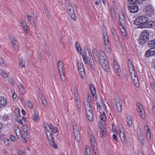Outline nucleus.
Returning a JSON list of instances; mask_svg holds the SVG:
<instances>
[{
	"label": "nucleus",
	"instance_id": "obj_53",
	"mask_svg": "<svg viewBox=\"0 0 155 155\" xmlns=\"http://www.w3.org/2000/svg\"><path fill=\"white\" fill-rule=\"evenodd\" d=\"M128 66L130 71H132L133 70H134L132 63L130 64H128Z\"/></svg>",
	"mask_w": 155,
	"mask_h": 155
},
{
	"label": "nucleus",
	"instance_id": "obj_5",
	"mask_svg": "<svg viewBox=\"0 0 155 155\" xmlns=\"http://www.w3.org/2000/svg\"><path fill=\"white\" fill-rule=\"evenodd\" d=\"M65 4L67 7V11L68 14L74 20H76V17L73 7L68 0H66Z\"/></svg>",
	"mask_w": 155,
	"mask_h": 155
},
{
	"label": "nucleus",
	"instance_id": "obj_36",
	"mask_svg": "<svg viewBox=\"0 0 155 155\" xmlns=\"http://www.w3.org/2000/svg\"><path fill=\"white\" fill-rule=\"evenodd\" d=\"M79 134L80 133L74 134L76 140L78 142H79L81 140V136Z\"/></svg>",
	"mask_w": 155,
	"mask_h": 155
},
{
	"label": "nucleus",
	"instance_id": "obj_3",
	"mask_svg": "<svg viewBox=\"0 0 155 155\" xmlns=\"http://www.w3.org/2000/svg\"><path fill=\"white\" fill-rule=\"evenodd\" d=\"M119 23L120 25V28L122 34L123 36H126L127 35V33L125 28V27L126 25V20L124 16L123 13L121 12L119 14Z\"/></svg>",
	"mask_w": 155,
	"mask_h": 155
},
{
	"label": "nucleus",
	"instance_id": "obj_19",
	"mask_svg": "<svg viewBox=\"0 0 155 155\" xmlns=\"http://www.w3.org/2000/svg\"><path fill=\"white\" fill-rule=\"evenodd\" d=\"M7 103L5 98L3 97H0V106L5 107Z\"/></svg>",
	"mask_w": 155,
	"mask_h": 155
},
{
	"label": "nucleus",
	"instance_id": "obj_18",
	"mask_svg": "<svg viewBox=\"0 0 155 155\" xmlns=\"http://www.w3.org/2000/svg\"><path fill=\"white\" fill-rule=\"evenodd\" d=\"M57 65L59 72L64 71L63 64L61 61H58V62Z\"/></svg>",
	"mask_w": 155,
	"mask_h": 155
},
{
	"label": "nucleus",
	"instance_id": "obj_54",
	"mask_svg": "<svg viewBox=\"0 0 155 155\" xmlns=\"http://www.w3.org/2000/svg\"><path fill=\"white\" fill-rule=\"evenodd\" d=\"M11 140L13 142H15L16 141V139L15 136L13 135H11L10 136Z\"/></svg>",
	"mask_w": 155,
	"mask_h": 155
},
{
	"label": "nucleus",
	"instance_id": "obj_61",
	"mask_svg": "<svg viewBox=\"0 0 155 155\" xmlns=\"http://www.w3.org/2000/svg\"><path fill=\"white\" fill-rule=\"evenodd\" d=\"M84 49L85 51H87L88 53V54L89 55L91 54V53L90 51H89L87 47L85 46L84 47Z\"/></svg>",
	"mask_w": 155,
	"mask_h": 155
},
{
	"label": "nucleus",
	"instance_id": "obj_23",
	"mask_svg": "<svg viewBox=\"0 0 155 155\" xmlns=\"http://www.w3.org/2000/svg\"><path fill=\"white\" fill-rule=\"evenodd\" d=\"M114 69L115 71L116 74L118 75L119 76V78H121V71L120 68L119 66H117L116 67H114Z\"/></svg>",
	"mask_w": 155,
	"mask_h": 155
},
{
	"label": "nucleus",
	"instance_id": "obj_20",
	"mask_svg": "<svg viewBox=\"0 0 155 155\" xmlns=\"http://www.w3.org/2000/svg\"><path fill=\"white\" fill-rule=\"evenodd\" d=\"M106 129L104 127H102L100 128V136L101 137H104L106 135Z\"/></svg>",
	"mask_w": 155,
	"mask_h": 155
},
{
	"label": "nucleus",
	"instance_id": "obj_52",
	"mask_svg": "<svg viewBox=\"0 0 155 155\" xmlns=\"http://www.w3.org/2000/svg\"><path fill=\"white\" fill-rule=\"evenodd\" d=\"M75 100L76 102V104H78L79 103H81L80 101L79 97H75Z\"/></svg>",
	"mask_w": 155,
	"mask_h": 155
},
{
	"label": "nucleus",
	"instance_id": "obj_64",
	"mask_svg": "<svg viewBox=\"0 0 155 155\" xmlns=\"http://www.w3.org/2000/svg\"><path fill=\"white\" fill-rule=\"evenodd\" d=\"M144 129L145 131H147V132H149V131H150L148 126L147 125L144 126Z\"/></svg>",
	"mask_w": 155,
	"mask_h": 155
},
{
	"label": "nucleus",
	"instance_id": "obj_29",
	"mask_svg": "<svg viewBox=\"0 0 155 155\" xmlns=\"http://www.w3.org/2000/svg\"><path fill=\"white\" fill-rule=\"evenodd\" d=\"M85 152V155H91V150L90 147L88 146H86Z\"/></svg>",
	"mask_w": 155,
	"mask_h": 155
},
{
	"label": "nucleus",
	"instance_id": "obj_43",
	"mask_svg": "<svg viewBox=\"0 0 155 155\" xmlns=\"http://www.w3.org/2000/svg\"><path fill=\"white\" fill-rule=\"evenodd\" d=\"M22 137L25 140V143L26 142V141L27 140H26L27 139H28L29 138V136L28 134H26L25 133L22 135Z\"/></svg>",
	"mask_w": 155,
	"mask_h": 155
},
{
	"label": "nucleus",
	"instance_id": "obj_63",
	"mask_svg": "<svg viewBox=\"0 0 155 155\" xmlns=\"http://www.w3.org/2000/svg\"><path fill=\"white\" fill-rule=\"evenodd\" d=\"M150 85L153 90H155V85L154 83L153 82H151L150 83Z\"/></svg>",
	"mask_w": 155,
	"mask_h": 155
},
{
	"label": "nucleus",
	"instance_id": "obj_4",
	"mask_svg": "<svg viewBox=\"0 0 155 155\" xmlns=\"http://www.w3.org/2000/svg\"><path fill=\"white\" fill-rule=\"evenodd\" d=\"M149 32L147 30L143 31L141 33L138 39L139 43L143 45L146 43L149 40Z\"/></svg>",
	"mask_w": 155,
	"mask_h": 155
},
{
	"label": "nucleus",
	"instance_id": "obj_21",
	"mask_svg": "<svg viewBox=\"0 0 155 155\" xmlns=\"http://www.w3.org/2000/svg\"><path fill=\"white\" fill-rule=\"evenodd\" d=\"M10 40L13 47L15 49L17 47L18 45V42L17 41L14 37H11Z\"/></svg>",
	"mask_w": 155,
	"mask_h": 155
},
{
	"label": "nucleus",
	"instance_id": "obj_56",
	"mask_svg": "<svg viewBox=\"0 0 155 155\" xmlns=\"http://www.w3.org/2000/svg\"><path fill=\"white\" fill-rule=\"evenodd\" d=\"M15 113L16 114L17 116H19L20 111L19 110L18 108H16L15 110Z\"/></svg>",
	"mask_w": 155,
	"mask_h": 155
},
{
	"label": "nucleus",
	"instance_id": "obj_37",
	"mask_svg": "<svg viewBox=\"0 0 155 155\" xmlns=\"http://www.w3.org/2000/svg\"><path fill=\"white\" fill-rule=\"evenodd\" d=\"M23 130L26 134H29L30 132L29 129L26 125H23Z\"/></svg>",
	"mask_w": 155,
	"mask_h": 155
},
{
	"label": "nucleus",
	"instance_id": "obj_60",
	"mask_svg": "<svg viewBox=\"0 0 155 155\" xmlns=\"http://www.w3.org/2000/svg\"><path fill=\"white\" fill-rule=\"evenodd\" d=\"M87 58L89 62L91 61V60H93L91 54L90 55L88 54V56L87 57Z\"/></svg>",
	"mask_w": 155,
	"mask_h": 155
},
{
	"label": "nucleus",
	"instance_id": "obj_1",
	"mask_svg": "<svg viewBox=\"0 0 155 155\" xmlns=\"http://www.w3.org/2000/svg\"><path fill=\"white\" fill-rule=\"evenodd\" d=\"M45 127L47 137L49 142V143L53 148H57L58 146L54 140V134L58 132V128L52 124L50 125L48 124H45Z\"/></svg>",
	"mask_w": 155,
	"mask_h": 155
},
{
	"label": "nucleus",
	"instance_id": "obj_28",
	"mask_svg": "<svg viewBox=\"0 0 155 155\" xmlns=\"http://www.w3.org/2000/svg\"><path fill=\"white\" fill-rule=\"evenodd\" d=\"M138 110L140 117L143 119L144 118L145 116L144 110L142 109Z\"/></svg>",
	"mask_w": 155,
	"mask_h": 155
},
{
	"label": "nucleus",
	"instance_id": "obj_9",
	"mask_svg": "<svg viewBox=\"0 0 155 155\" xmlns=\"http://www.w3.org/2000/svg\"><path fill=\"white\" fill-rule=\"evenodd\" d=\"M78 68L79 74L81 78H83L85 76V72L83 64L81 63L78 64Z\"/></svg>",
	"mask_w": 155,
	"mask_h": 155
},
{
	"label": "nucleus",
	"instance_id": "obj_26",
	"mask_svg": "<svg viewBox=\"0 0 155 155\" xmlns=\"http://www.w3.org/2000/svg\"><path fill=\"white\" fill-rule=\"evenodd\" d=\"M127 125L129 127L131 126L132 121V119L130 116L128 115L127 117Z\"/></svg>",
	"mask_w": 155,
	"mask_h": 155
},
{
	"label": "nucleus",
	"instance_id": "obj_30",
	"mask_svg": "<svg viewBox=\"0 0 155 155\" xmlns=\"http://www.w3.org/2000/svg\"><path fill=\"white\" fill-rule=\"evenodd\" d=\"M90 90L93 96L95 94V89L94 86V85L93 84H91L90 85Z\"/></svg>",
	"mask_w": 155,
	"mask_h": 155
},
{
	"label": "nucleus",
	"instance_id": "obj_48",
	"mask_svg": "<svg viewBox=\"0 0 155 155\" xmlns=\"http://www.w3.org/2000/svg\"><path fill=\"white\" fill-rule=\"evenodd\" d=\"M101 120L103 121H104L106 120V117L104 112H103L101 116Z\"/></svg>",
	"mask_w": 155,
	"mask_h": 155
},
{
	"label": "nucleus",
	"instance_id": "obj_39",
	"mask_svg": "<svg viewBox=\"0 0 155 155\" xmlns=\"http://www.w3.org/2000/svg\"><path fill=\"white\" fill-rule=\"evenodd\" d=\"M92 54L93 55L95 58L97 57L98 53L97 50L95 48H94L92 49Z\"/></svg>",
	"mask_w": 155,
	"mask_h": 155
},
{
	"label": "nucleus",
	"instance_id": "obj_11",
	"mask_svg": "<svg viewBox=\"0 0 155 155\" xmlns=\"http://www.w3.org/2000/svg\"><path fill=\"white\" fill-rule=\"evenodd\" d=\"M155 25V23L153 21L147 22L146 24L143 25H139L138 27L140 28H151Z\"/></svg>",
	"mask_w": 155,
	"mask_h": 155
},
{
	"label": "nucleus",
	"instance_id": "obj_24",
	"mask_svg": "<svg viewBox=\"0 0 155 155\" xmlns=\"http://www.w3.org/2000/svg\"><path fill=\"white\" fill-rule=\"evenodd\" d=\"M39 97L41 100V102L45 106H47V103L46 101L45 98L43 97V94L42 93H41L39 95Z\"/></svg>",
	"mask_w": 155,
	"mask_h": 155
},
{
	"label": "nucleus",
	"instance_id": "obj_14",
	"mask_svg": "<svg viewBox=\"0 0 155 155\" xmlns=\"http://www.w3.org/2000/svg\"><path fill=\"white\" fill-rule=\"evenodd\" d=\"M155 55V48H152L147 50L145 54L146 57H148L150 56Z\"/></svg>",
	"mask_w": 155,
	"mask_h": 155
},
{
	"label": "nucleus",
	"instance_id": "obj_25",
	"mask_svg": "<svg viewBox=\"0 0 155 155\" xmlns=\"http://www.w3.org/2000/svg\"><path fill=\"white\" fill-rule=\"evenodd\" d=\"M21 23L24 31H27L28 27L25 21L23 20H21Z\"/></svg>",
	"mask_w": 155,
	"mask_h": 155
},
{
	"label": "nucleus",
	"instance_id": "obj_27",
	"mask_svg": "<svg viewBox=\"0 0 155 155\" xmlns=\"http://www.w3.org/2000/svg\"><path fill=\"white\" fill-rule=\"evenodd\" d=\"M59 72L60 74L61 80L63 82H65L66 81V78L64 75V71H61Z\"/></svg>",
	"mask_w": 155,
	"mask_h": 155
},
{
	"label": "nucleus",
	"instance_id": "obj_22",
	"mask_svg": "<svg viewBox=\"0 0 155 155\" xmlns=\"http://www.w3.org/2000/svg\"><path fill=\"white\" fill-rule=\"evenodd\" d=\"M113 37L115 41L118 40L119 39L118 35L114 28H112L111 29Z\"/></svg>",
	"mask_w": 155,
	"mask_h": 155
},
{
	"label": "nucleus",
	"instance_id": "obj_2",
	"mask_svg": "<svg viewBox=\"0 0 155 155\" xmlns=\"http://www.w3.org/2000/svg\"><path fill=\"white\" fill-rule=\"evenodd\" d=\"M129 3L128 9L131 13H135L138 12L139 10V6L140 5L141 1L137 0H128Z\"/></svg>",
	"mask_w": 155,
	"mask_h": 155
},
{
	"label": "nucleus",
	"instance_id": "obj_47",
	"mask_svg": "<svg viewBox=\"0 0 155 155\" xmlns=\"http://www.w3.org/2000/svg\"><path fill=\"white\" fill-rule=\"evenodd\" d=\"M76 106L77 107L76 110L78 111V113H80L81 110V103H79L76 104Z\"/></svg>",
	"mask_w": 155,
	"mask_h": 155
},
{
	"label": "nucleus",
	"instance_id": "obj_33",
	"mask_svg": "<svg viewBox=\"0 0 155 155\" xmlns=\"http://www.w3.org/2000/svg\"><path fill=\"white\" fill-rule=\"evenodd\" d=\"M18 87L20 92L22 94H23L25 93V91L24 87H23L22 85L20 84L18 85Z\"/></svg>",
	"mask_w": 155,
	"mask_h": 155
},
{
	"label": "nucleus",
	"instance_id": "obj_38",
	"mask_svg": "<svg viewBox=\"0 0 155 155\" xmlns=\"http://www.w3.org/2000/svg\"><path fill=\"white\" fill-rule=\"evenodd\" d=\"M74 134L80 133L79 127L76 124L73 125Z\"/></svg>",
	"mask_w": 155,
	"mask_h": 155
},
{
	"label": "nucleus",
	"instance_id": "obj_44",
	"mask_svg": "<svg viewBox=\"0 0 155 155\" xmlns=\"http://www.w3.org/2000/svg\"><path fill=\"white\" fill-rule=\"evenodd\" d=\"M130 71L132 78H134V77H136V76H137V74L134 70H133L132 71Z\"/></svg>",
	"mask_w": 155,
	"mask_h": 155
},
{
	"label": "nucleus",
	"instance_id": "obj_62",
	"mask_svg": "<svg viewBox=\"0 0 155 155\" xmlns=\"http://www.w3.org/2000/svg\"><path fill=\"white\" fill-rule=\"evenodd\" d=\"M82 57H83V61H84V63L85 64H87V59H86V58L85 57V56L84 55V54H83Z\"/></svg>",
	"mask_w": 155,
	"mask_h": 155
},
{
	"label": "nucleus",
	"instance_id": "obj_45",
	"mask_svg": "<svg viewBox=\"0 0 155 155\" xmlns=\"http://www.w3.org/2000/svg\"><path fill=\"white\" fill-rule=\"evenodd\" d=\"M19 61L20 64V65L22 67L25 66V62L22 59H19Z\"/></svg>",
	"mask_w": 155,
	"mask_h": 155
},
{
	"label": "nucleus",
	"instance_id": "obj_34",
	"mask_svg": "<svg viewBox=\"0 0 155 155\" xmlns=\"http://www.w3.org/2000/svg\"><path fill=\"white\" fill-rule=\"evenodd\" d=\"M120 137L122 141L124 143L125 142V137L126 136L124 132L120 134Z\"/></svg>",
	"mask_w": 155,
	"mask_h": 155
},
{
	"label": "nucleus",
	"instance_id": "obj_13",
	"mask_svg": "<svg viewBox=\"0 0 155 155\" xmlns=\"http://www.w3.org/2000/svg\"><path fill=\"white\" fill-rule=\"evenodd\" d=\"M101 64L103 69L105 71H107L109 70L108 63L107 60L103 61L100 62Z\"/></svg>",
	"mask_w": 155,
	"mask_h": 155
},
{
	"label": "nucleus",
	"instance_id": "obj_31",
	"mask_svg": "<svg viewBox=\"0 0 155 155\" xmlns=\"http://www.w3.org/2000/svg\"><path fill=\"white\" fill-rule=\"evenodd\" d=\"M133 80L134 81V83L135 84V85L137 87H139L140 86L138 82V79L137 76H136V77H134V78H132Z\"/></svg>",
	"mask_w": 155,
	"mask_h": 155
},
{
	"label": "nucleus",
	"instance_id": "obj_16",
	"mask_svg": "<svg viewBox=\"0 0 155 155\" xmlns=\"http://www.w3.org/2000/svg\"><path fill=\"white\" fill-rule=\"evenodd\" d=\"M90 138L92 148V149H94L95 148V146L96 145L95 139L92 135H90Z\"/></svg>",
	"mask_w": 155,
	"mask_h": 155
},
{
	"label": "nucleus",
	"instance_id": "obj_50",
	"mask_svg": "<svg viewBox=\"0 0 155 155\" xmlns=\"http://www.w3.org/2000/svg\"><path fill=\"white\" fill-rule=\"evenodd\" d=\"M4 143L6 145H8L9 144L10 141L8 139H5L4 140Z\"/></svg>",
	"mask_w": 155,
	"mask_h": 155
},
{
	"label": "nucleus",
	"instance_id": "obj_15",
	"mask_svg": "<svg viewBox=\"0 0 155 155\" xmlns=\"http://www.w3.org/2000/svg\"><path fill=\"white\" fill-rule=\"evenodd\" d=\"M98 58L100 62L106 60V58L105 53L103 50H100L99 51Z\"/></svg>",
	"mask_w": 155,
	"mask_h": 155
},
{
	"label": "nucleus",
	"instance_id": "obj_49",
	"mask_svg": "<svg viewBox=\"0 0 155 155\" xmlns=\"http://www.w3.org/2000/svg\"><path fill=\"white\" fill-rule=\"evenodd\" d=\"M0 74L4 77H7V74L4 71L0 70Z\"/></svg>",
	"mask_w": 155,
	"mask_h": 155
},
{
	"label": "nucleus",
	"instance_id": "obj_42",
	"mask_svg": "<svg viewBox=\"0 0 155 155\" xmlns=\"http://www.w3.org/2000/svg\"><path fill=\"white\" fill-rule=\"evenodd\" d=\"M17 121L19 124H23V121L22 119V117L21 116H18L16 119Z\"/></svg>",
	"mask_w": 155,
	"mask_h": 155
},
{
	"label": "nucleus",
	"instance_id": "obj_6",
	"mask_svg": "<svg viewBox=\"0 0 155 155\" xmlns=\"http://www.w3.org/2000/svg\"><path fill=\"white\" fill-rule=\"evenodd\" d=\"M91 105L90 102L87 103L85 106L87 115L88 120L91 121L93 120V116L91 110Z\"/></svg>",
	"mask_w": 155,
	"mask_h": 155
},
{
	"label": "nucleus",
	"instance_id": "obj_59",
	"mask_svg": "<svg viewBox=\"0 0 155 155\" xmlns=\"http://www.w3.org/2000/svg\"><path fill=\"white\" fill-rule=\"evenodd\" d=\"M146 136L148 138L150 139L151 137V134L150 131L149 132H146Z\"/></svg>",
	"mask_w": 155,
	"mask_h": 155
},
{
	"label": "nucleus",
	"instance_id": "obj_46",
	"mask_svg": "<svg viewBox=\"0 0 155 155\" xmlns=\"http://www.w3.org/2000/svg\"><path fill=\"white\" fill-rule=\"evenodd\" d=\"M27 105L28 106V107L30 108H31V109L33 108V105H32V103L29 100H27Z\"/></svg>",
	"mask_w": 155,
	"mask_h": 155
},
{
	"label": "nucleus",
	"instance_id": "obj_10",
	"mask_svg": "<svg viewBox=\"0 0 155 155\" xmlns=\"http://www.w3.org/2000/svg\"><path fill=\"white\" fill-rule=\"evenodd\" d=\"M115 104L119 112H121L122 110V107L121 101L119 98H116Z\"/></svg>",
	"mask_w": 155,
	"mask_h": 155
},
{
	"label": "nucleus",
	"instance_id": "obj_51",
	"mask_svg": "<svg viewBox=\"0 0 155 155\" xmlns=\"http://www.w3.org/2000/svg\"><path fill=\"white\" fill-rule=\"evenodd\" d=\"M111 16L113 20L114 21L116 20V15L114 12L111 13Z\"/></svg>",
	"mask_w": 155,
	"mask_h": 155
},
{
	"label": "nucleus",
	"instance_id": "obj_12",
	"mask_svg": "<svg viewBox=\"0 0 155 155\" xmlns=\"http://www.w3.org/2000/svg\"><path fill=\"white\" fill-rule=\"evenodd\" d=\"M34 16L35 17V18H33L30 15H27V18L30 21L31 24L34 27H35L36 25L35 23V20L37 18V15L36 14H33Z\"/></svg>",
	"mask_w": 155,
	"mask_h": 155
},
{
	"label": "nucleus",
	"instance_id": "obj_7",
	"mask_svg": "<svg viewBox=\"0 0 155 155\" xmlns=\"http://www.w3.org/2000/svg\"><path fill=\"white\" fill-rule=\"evenodd\" d=\"M148 21V18L145 16L143 15L137 18L135 21L134 23L137 25H143Z\"/></svg>",
	"mask_w": 155,
	"mask_h": 155
},
{
	"label": "nucleus",
	"instance_id": "obj_41",
	"mask_svg": "<svg viewBox=\"0 0 155 155\" xmlns=\"http://www.w3.org/2000/svg\"><path fill=\"white\" fill-rule=\"evenodd\" d=\"M15 133L17 136L18 137V136H21V130L20 128L18 127H17L16 129L15 130Z\"/></svg>",
	"mask_w": 155,
	"mask_h": 155
},
{
	"label": "nucleus",
	"instance_id": "obj_57",
	"mask_svg": "<svg viewBox=\"0 0 155 155\" xmlns=\"http://www.w3.org/2000/svg\"><path fill=\"white\" fill-rule=\"evenodd\" d=\"M12 98L13 99L15 100V101H16L17 99V95L15 93H14L12 95Z\"/></svg>",
	"mask_w": 155,
	"mask_h": 155
},
{
	"label": "nucleus",
	"instance_id": "obj_58",
	"mask_svg": "<svg viewBox=\"0 0 155 155\" xmlns=\"http://www.w3.org/2000/svg\"><path fill=\"white\" fill-rule=\"evenodd\" d=\"M9 82L12 85H14V83L13 82V80L12 78H9L8 80Z\"/></svg>",
	"mask_w": 155,
	"mask_h": 155
},
{
	"label": "nucleus",
	"instance_id": "obj_35",
	"mask_svg": "<svg viewBox=\"0 0 155 155\" xmlns=\"http://www.w3.org/2000/svg\"><path fill=\"white\" fill-rule=\"evenodd\" d=\"M148 45L150 47L155 46V40H152L149 41L148 44Z\"/></svg>",
	"mask_w": 155,
	"mask_h": 155
},
{
	"label": "nucleus",
	"instance_id": "obj_55",
	"mask_svg": "<svg viewBox=\"0 0 155 155\" xmlns=\"http://www.w3.org/2000/svg\"><path fill=\"white\" fill-rule=\"evenodd\" d=\"M137 106L138 108V110L142 109L143 108V107L141 104L139 102L137 104Z\"/></svg>",
	"mask_w": 155,
	"mask_h": 155
},
{
	"label": "nucleus",
	"instance_id": "obj_8",
	"mask_svg": "<svg viewBox=\"0 0 155 155\" xmlns=\"http://www.w3.org/2000/svg\"><path fill=\"white\" fill-rule=\"evenodd\" d=\"M103 34L105 48L107 53L109 54L110 52L111 51L110 48V45L109 43V40L107 33L106 32H104L103 33Z\"/></svg>",
	"mask_w": 155,
	"mask_h": 155
},
{
	"label": "nucleus",
	"instance_id": "obj_32",
	"mask_svg": "<svg viewBox=\"0 0 155 155\" xmlns=\"http://www.w3.org/2000/svg\"><path fill=\"white\" fill-rule=\"evenodd\" d=\"M39 118L38 114V113L35 112L34 114L33 119L36 122L38 121Z\"/></svg>",
	"mask_w": 155,
	"mask_h": 155
},
{
	"label": "nucleus",
	"instance_id": "obj_17",
	"mask_svg": "<svg viewBox=\"0 0 155 155\" xmlns=\"http://www.w3.org/2000/svg\"><path fill=\"white\" fill-rule=\"evenodd\" d=\"M144 11L146 13L149 14L150 13H152L153 12L154 10L151 6L148 5L146 7Z\"/></svg>",
	"mask_w": 155,
	"mask_h": 155
},
{
	"label": "nucleus",
	"instance_id": "obj_40",
	"mask_svg": "<svg viewBox=\"0 0 155 155\" xmlns=\"http://www.w3.org/2000/svg\"><path fill=\"white\" fill-rule=\"evenodd\" d=\"M89 64L91 68L93 69L95 68V66L94 60H91V61L89 62Z\"/></svg>",
	"mask_w": 155,
	"mask_h": 155
}]
</instances>
